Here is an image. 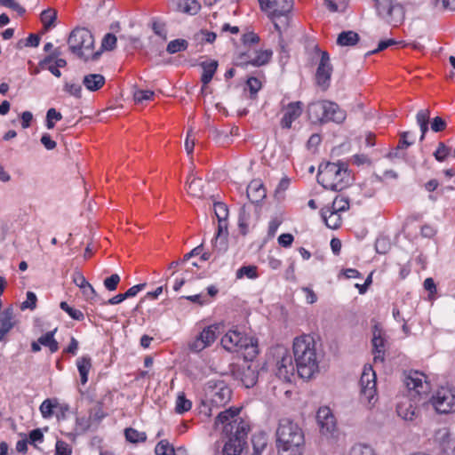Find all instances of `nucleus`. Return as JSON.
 Returning <instances> with one entry per match:
<instances>
[{"label": "nucleus", "mask_w": 455, "mask_h": 455, "mask_svg": "<svg viewBox=\"0 0 455 455\" xmlns=\"http://www.w3.org/2000/svg\"><path fill=\"white\" fill-rule=\"evenodd\" d=\"M429 118L430 110L428 108L419 111L416 116L417 124H419L421 132V136L419 138L420 141H422L425 139L426 133L428 131Z\"/></svg>", "instance_id": "obj_32"}, {"label": "nucleus", "mask_w": 455, "mask_h": 455, "mask_svg": "<svg viewBox=\"0 0 455 455\" xmlns=\"http://www.w3.org/2000/svg\"><path fill=\"white\" fill-rule=\"evenodd\" d=\"M378 14L394 27L401 24L405 16L403 6L396 0H373Z\"/></svg>", "instance_id": "obj_9"}, {"label": "nucleus", "mask_w": 455, "mask_h": 455, "mask_svg": "<svg viewBox=\"0 0 455 455\" xmlns=\"http://www.w3.org/2000/svg\"><path fill=\"white\" fill-rule=\"evenodd\" d=\"M40 141L47 150H52L57 146L56 142L52 140L50 134L48 133H44Z\"/></svg>", "instance_id": "obj_64"}, {"label": "nucleus", "mask_w": 455, "mask_h": 455, "mask_svg": "<svg viewBox=\"0 0 455 455\" xmlns=\"http://www.w3.org/2000/svg\"><path fill=\"white\" fill-rule=\"evenodd\" d=\"M315 52L320 54V61L315 73V82L317 85L326 90L329 87L332 74L330 55L327 52L321 51L317 47H315Z\"/></svg>", "instance_id": "obj_15"}, {"label": "nucleus", "mask_w": 455, "mask_h": 455, "mask_svg": "<svg viewBox=\"0 0 455 455\" xmlns=\"http://www.w3.org/2000/svg\"><path fill=\"white\" fill-rule=\"evenodd\" d=\"M36 301H37V299H36V294L32 291H28L27 292V299H26V301H24L21 304V308L22 309L29 308V309L33 310L36 307Z\"/></svg>", "instance_id": "obj_59"}, {"label": "nucleus", "mask_w": 455, "mask_h": 455, "mask_svg": "<svg viewBox=\"0 0 455 455\" xmlns=\"http://www.w3.org/2000/svg\"><path fill=\"white\" fill-rule=\"evenodd\" d=\"M267 365L275 372L277 378L285 382H291L295 371H297L291 352L282 345L271 347L267 355Z\"/></svg>", "instance_id": "obj_4"}, {"label": "nucleus", "mask_w": 455, "mask_h": 455, "mask_svg": "<svg viewBox=\"0 0 455 455\" xmlns=\"http://www.w3.org/2000/svg\"><path fill=\"white\" fill-rule=\"evenodd\" d=\"M307 115L313 123L334 122L341 124L346 119V112L332 101L319 100L307 106Z\"/></svg>", "instance_id": "obj_6"}, {"label": "nucleus", "mask_w": 455, "mask_h": 455, "mask_svg": "<svg viewBox=\"0 0 455 455\" xmlns=\"http://www.w3.org/2000/svg\"><path fill=\"white\" fill-rule=\"evenodd\" d=\"M255 209L251 204H243L240 209L238 217V227L240 229V233L243 235H247L249 231V227L253 220L252 212Z\"/></svg>", "instance_id": "obj_21"}, {"label": "nucleus", "mask_w": 455, "mask_h": 455, "mask_svg": "<svg viewBox=\"0 0 455 455\" xmlns=\"http://www.w3.org/2000/svg\"><path fill=\"white\" fill-rule=\"evenodd\" d=\"M293 359L297 373L301 379H309L318 371L315 343L309 335L298 337L293 341Z\"/></svg>", "instance_id": "obj_1"}, {"label": "nucleus", "mask_w": 455, "mask_h": 455, "mask_svg": "<svg viewBox=\"0 0 455 455\" xmlns=\"http://www.w3.org/2000/svg\"><path fill=\"white\" fill-rule=\"evenodd\" d=\"M58 405L56 400L45 399L40 405V412L44 419L51 418L53 415V409Z\"/></svg>", "instance_id": "obj_39"}, {"label": "nucleus", "mask_w": 455, "mask_h": 455, "mask_svg": "<svg viewBox=\"0 0 455 455\" xmlns=\"http://www.w3.org/2000/svg\"><path fill=\"white\" fill-rule=\"evenodd\" d=\"M257 269L256 266H243L236 271V277L242 278L243 276H247L250 279H255L258 277Z\"/></svg>", "instance_id": "obj_44"}, {"label": "nucleus", "mask_w": 455, "mask_h": 455, "mask_svg": "<svg viewBox=\"0 0 455 455\" xmlns=\"http://www.w3.org/2000/svg\"><path fill=\"white\" fill-rule=\"evenodd\" d=\"M450 148H448L443 142H439L438 148L434 153V156L438 162H443L450 154Z\"/></svg>", "instance_id": "obj_51"}, {"label": "nucleus", "mask_w": 455, "mask_h": 455, "mask_svg": "<svg viewBox=\"0 0 455 455\" xmlns=\"http://www.w3.org/2000/svg\"><path fill=\"white\" fill-rule=\"evenodd\" d=\"M206 392L212 407H223L232 397L231 388L223 380H209L206 384Z\"/></svg>", "instance_id": "obj_10"}, {"label": "nucleus", "mask_w": 455, "mask_h": 455, "mask_svg": "<svg viewBox=\"0 0 455 455\" xmlns=\"http://www.w3.org/2000/svg\"><path fill=\"white\" fill-rule=\"evenodd\" d=\"M92 427H94V426L89 417H81L76 419V431L84 433Z\"/></svg>", "instance_id": "obj_52"}, {"label": "nucleus", "mask_w": 455, "mask_h": 455, "mask_svg": "<svg viewBox=\"0 0 455 455\" xmlns=\"http://www.w3.org/2000/svg\"><path fill=\"white\" fill-rule=\"evenodd\" d=\"M105 417V413L102 411L100 405H96L90 410L89 418L92 422L94 427H97L102 419Z\"/></svg>", "instance_id": "obj_47"}, {"label": "nucleus", "mask_w": 455, "mask_h": 455, "mask_svg": "<svg viewBox=\"0 0 455 455\" xmlns=\"http://www.w3.org/2000/svg\"><path fill=\"white\" fill-rule=\"evenodd\" d=\"M216 326H208L203 330L199 337L204 341L206 346H210L216 339Z\"/></svg>", "instance_id": "obj_43"}, {"label": "nucleus", "mask_w": 455, "mask_h": 455, "mask_svg": "<svg viewBox=\"0 0 455 455\" xmlns=\"http://www.w3.org/2000/svg\"><path fill=\"white\" fill-rule=\"evenodd\" d=\"M221 345L228 352L242 353L247 361L253 360L259 354L258 339L237 330L228 331L221 338Z\"/></svg>", "instance_id": "obj_5"}, {"label": "nucleus", "mask_w": 455, "mask_h": 455, "mask_svg": "<svg viewBox=\"0 0 455 455\" xmlns=\"http://www.w3.org/2000/svg\"><path fill=\"white\" fill-rule=\"evenodd\" d=\"M348 0H324V4L330 12H343Z\"/></svg>", "instance_id": "obj_49"}, {"label": "nucleus", "mask_w": 455, "mask_h": 455, "mask_svg": "<svg viewBox=\"0 0 455 455\" xmlns=\"http://www.w3.org/2000/svg\"><path fill=\"white\" fill-rule=\"evenodd\" d=\"M76 366L80 375V381L84 385L88 381V373L92 368V359L88 355H84L77 359Z\"/></svg>", "instance_id": "obj_30"}, {"label": "nucleus", "mask_w": 455, "mask_h": 455, "mask_svg": "<svg viewBox=\"0 0 455 455\" xmlns=\"http://www.w3.org/2000/svg\"><path fill=\"white\" fill-rule=\"evenodd\" d=\"M361 400L371 406L377 401L376 374L371 365L364 366L360 379Z\"/></svg>", "instance_id": "obj_13"}, {"label": "nucleus", "mask_w": 455, "mask_h": 455, "mask_svg": "<svg viewBox=\"0 0 455 455\" xmlns=\"http://www.w3.org/2000/svg\"><path fill=\"white\" fill-rule=\"evenodd\" d=\"M120 282V276L117 274H113L104 280V286L109 291H116Z\"/></svg>", "instance_id": "obj_56"}, {"label": "nucleus", "mask_w": 455, "mask_h": 455, "mask_svg": "<svg viewBox=\"0 0 455 455\" xmlns=\"http://www.w3.org/2000/svg\"><path fill=\"white\" fill-rule=\"evenodd\" d=\"M372 347H373V354H374V362H380L383 363L384 361V355H385V344L386 340L382 337V333L380 330L376 329L373 331V338H372Z\"/></svg>", "instance_id": "obj_24"}, {"label": "nucleus", "mask_w": 455, "mask_h": 455, "mask_svg": "<svg viewBox=\"0 0 455 455\" xmlns=\"http://www.w3.org/2000/svg\"><path fill=\"white\" fill-rule=\"evenodd\" d=\"M350 455H374V451L368 445L356 444L351 449Z\"/></svg>", "instance_id": "obj_54"}, {"label": "nucleus", "mask_w": 455, "mask_h": 455, "mask_svg": "<svg viewBox=\"0 0 455 455\" xmlns=\"http://www.w3.org/2000/svg\"><path fill=\"white\" fill-rule=\"evenodd\" d=\"M272 56L271 50L265 51H248L247 52L242 53L236 62V65L247 66L252 65L254 67H260L267 64Z\"/></svg>", "instance_id": "obj_16"}, {"label": "nucleus", "mask_w": 455, "mask_h": 455, "mask_svg": "<svg viewBox=\"0 0 455 455\" xmlns=\"http://www.w3.org/2000/svg\"><path fill=\"white\" fill-rule=\"evenodd\" d=\"M70 446L64 441L59 440L56 443V455H71Z\"/></svg>", "instance_id": "obj_60"}, {"label": "nucleus", "mask_w": 455, "mask_h": 455, "mask_svg": "<svg viewBox=\"0 0 455 455\" xmlns=\"http://www.w3.org/2000/svg\"><path fill=\"white\" fill-rule=\"evenodd\" d=\"M188 43L185 39H175L171 41L166 47V51L170 54L184 52L188 49Z\"/></svg>", "instance_id": "obj_38"}, {"label": "nucleus", "mask_w": 455, "mask_h": 455, "mask_svg": "<svg viewBox=\"0 0 455 455\" xmlns=\"http://www.w3.org/2000/svg\"><path fill=\"white\" fill-rule=\"evenodd\" d=\"M60 307L74 320L83 321L84 319V315L81 310L70 307L66 301H61Z\"/></svg>", "instance_id": "obj_40"}, {"label": "nucleus", "mask_w": 455, "mask_h": 455, "mask_svg": "<svg viewBox=\"0 0 455 455\" xmlns=\"http://www.w3.org/2000/svg\"><path fill=\"white\" fill-rule=\"evenodd\" d=\"M321 215L329 228L336 229L340 227L342 219L339 212L325 207L321 210Z\"/></svg>", "instance_id": "obj_26"}, {"label": "nucleus", "mask_w": 455, "mask_h": 455, "mask_svg": "<svg viewBox=\"0 0 455 455\" xmlns=\"http://www.w3.org/2000/svg\"><path fill=\"white\" fill-rule=\"evenodd\" d=\"M227 235H228V224L226 221H219L218 232L212 240L213 249L218 252H222L227 250Z\"/></svg>", "instance_id": "obj_23"}, {"label": "nucleus", "mask_w": 455, "mask_h": 455, "mask_svg": "<svg viewBox=\"0 0 455 455\" xmlns=\"http://www.w3.org/2000/svg\"><path fill=\"white\" fill-rule=\"evenodd\" d=\"M260 10L267 13L273 20L276 31L281 34L289 25V13L293 7V0H258Z\"/></svg>", "instance_id": "obj_8"}, {"label": "nucleus", "mask_w": 455, "mask_h": 455, "mask_svg": "<svg viewBox=\"0 0 455 455\" xmlns=\"http://www.w3.org/2000/svg\"><path fill=\"white\" fill-rule=\"evenodd\" d=\"M69 50L79 58L88 60L92 55V60H97L100 52H92L94 37L91 31L85 28L73 29L68 39Z\"/></svg>", "instance_id": "obj_7"}, {"label": "nucleus", "mask_w": 455, "mask_h": 455, "mask_svg": "<svg viewBox=\"0 0 455 455\" xmlns=\"http://www.w3.org/2000/svg\"><path fill=\"white\" fill-rule=\"evenodd\" d=\"M82 83L88 91L97 92L105 84L106 79L101 74H88L84 76Z\"/></svg>", "instance_id": "obj_28"}, {"label": "nucleus", "mask_w": 455, "mask_h": 455, "mask_svg": "<svg viewBox=\"0 0 455 455\" xmlns=\"http://www.w3.org/2000/svg\"><path fill=\"white\" fill-rule=\"evenodd\" d=\"M330 208L339 212H345L349 208L348 199L344 196H337Z\"/></svg>", "instance_id": "obj_50"}, {"label": "nucleus", "mask_w": 455, "mask_h": 455, "mask_svg": "<svg viewBox=\"0 0 455 455\" xmlns=\"http://www.w3.org/2000/svg\"><path fill=\"white\" fill-rule=\"evenodd\" d=\"M57 331V328L53 331L46 332L44 335H42L38 338V343L41 345L49 347L51 353H55L59 349V344L54 339V334Z\"/></svg>", "instance_id": "obj_33"}, {"label": "nucleus", "mask_w": 455, "mask_h": 455, "mask_svg": "<svg viewBox=\"0 0 455 455\" xmlns=\"http://www.w3.org/2000/svg\"><path fill=\"white\" fill-rule=\"evenodd\" d=\"M13 309L8 307L4 310L0 317V341H5V337L14 326Z\"/></svg>", "instance_id": "obj_22"}, {"label": "nucleus", "mask_w": 455, "mask_h": 455, "mask_svg": "<svg viewBox=\"0 0 455 455\" xmlns=\"http://www.w3.org/2000/svg\"><path fill=\"white\" fill-rule=\"evenodd\" d=\"M188 192L194 196L203 197V180L201 179L194 178L188 184Z\"/></svg>", "instance_id": "obj_42"}, {"label": "nucleus", "mask_w": 455, "mask_h": 455, "mask_svg": "<svg viewBox=\"0 0 455 455\" xmlns=\"http://www.w3.org/2000/svg\"><path fill=\"white\" fill-rule=\"evenodd\" d=\"M276 443L281 455H302L305 443L303 432L298 424L283 419L276 430Z\"/></svg>", "instance_id": "obj_2"}, {"label": "nucleus", "mask_w": 455, "mask_h": 455, "mask_svg": "<svg viewBox=\"0 0 455 455\" xmlns=\"http://www.w3.org/2000/svg\"><path fill=\"white\" fill-rule=\"evenodd\" d=\"M116 36L113 34L108 33L104 36L101 46L103 49L107 51H111L116 47Z\"/></svg>", "instance_id": "obj_58"}, {"label": "nucleus", "mask_w": 455, "mask_h": 455, "mask_svg": "<svg viewBox=\"0 0 455 455\" xmlns=\"http://www.w3.org/2000/svg\"><path fill=\"white\" fill-rule=\"evenodd\" d=\"M250 431L249 424H243L237 427V430L230 434H225L228 440L223 447V455H241L247 446V435Z\"/></svg>", "instance_id": "obj_12"}, {"label": "nucleus", "mask_w": 455, "mask_h": 455, "mask_svg": "<svg viewBox=\"0 0 455 455\" xmlns=\"http://www.w3.org/2000/svg\"><path fill=\"white\" fill-rule=\"evenodd\" d=\"M246 84H247V86L249 87L250 92L252 95L256 94L261 88V83L256 77H250L247 80Z\"/></svg>", "instance_id": "obj_63"}, {"label": "nucleus", "mask_w": 455, "mask_h": 455, "mask_svg": "<svg viewBox=\"0 0 455 455\" xmlns=\"http://www.w3.org/2000/svg\"><path fill=\"white\" fill-rule=\"evenodd\" d=\"M423 382L427 383L423 373L415 371L406 377L405 384L410 390H414L418 395L426 392Z\"/></svg>", "instance_id": "obj_25"}, {"label": "nucleus", "mask_w": 455, "mask_h": 455, "mask_svg": "<svg viewBox=\"0 0 455 455\" xmlns=\"http://www.w3.org/2000/svg\"><path fill=\"white\" fill-rule=\"evenodd\" d=\"M316 420L323 435L332 436L337 431L336 419L329 407L319 408Z\"/></svg>", "instance_id": "obj_17"}, {"label": "nucleus", "mask_w": 455, "mask_h": 455, "mask_svg": "<svg viewBox=\"0 0 455 455\" xmlns=\"http://www.w3.org/2000/svg\"><path fill=\"white\" fill-rule=\"evenodd\" d=\"M302 102L295 101L291 102L285 108L284 115L281 119V126L283 129H290L293 121L300 116L302 114Z\"/></svg>", "instance_id": "obj_19"}, {"label": "nucleus", "mask_w": 455, "mask_h": 455, "mask_svg": "<svg viewBox=\"0 0 455 455\" xmlns=\"http://www.w3.org/2000/svg\"><path fill=\"white\" fill-rule=\"evenodd\" d=\"M396 412L403 419L406 421H413L418 418L419 411L411 398L404 397L398 403L396 406Z\"/></svg>", "instance_id": "obj_18"}, {"label": "nucleus", "mask_w": 455, "mask_h": 455, "mask_svg": "<svg viewBox=\"0 0 455 455\" xmlns=\"http://www.w3.org/2000/svg\"><path fill=\"white\" fill-rule=\"evenodd\" d=\"M240 411V408L230 407L220 411L215 419L214 427L218 428L219 425L221 424L223 426V433L230 434L237 430V427L242 426V423L249 424L239 416Z\"/></svg>", "instance_id": "obj_14"}, {"label": "nucleus", "mask_w": 455, "mask_h": 455, "mask_svg": "<svg viewBox=\"0 0 455 455\" xmlns=\"http://www.w3.org/2000/svg\"><path fill=\"white\" fill-rule=\"evenodd\" d=\"M188 347L191 351L198 353L204 349L207 346L204 341H203V339L197 336L195 340L189 343Z\"/></svg>", "instance_id": "obj_62"}, {"label": "nucleus", "mask_w": 455, "mask_h": 455, "mask_svg": "<svg viewBox=\"0 0 455 455\" xmlns=\"http://www.w3.org/2000/svg\"><path fill=\"white\" fill-rule=\"evenodd\" d=\"M429 403L440 414L455 411V390L450 387H441L431 396Z\"/></svg>", "instance_id": "obj_11"}, {"label": "nucleus", "mask_w": 455, "mask_h": 455, "mask_svg": "<svg viewBox=\"0 0 455 455\" xmlns=\"http://www.w3.org/2000/svg\"><path fill=\"white\" fill-rule=\"evenodd\" d=\"M446 122L442 117L436 116L431 123V129L435 132H439L443 131L446 128Z\"/></svg>", "instance_id": "obj_61"}, {"label": "nucleus", "mask_w": 455, "mask_h": 455, "mask_svg": "<svg viewBox=\"0 0 455 455\" xmlns=\"http://www.w3.org/2000/svg\"><path fill=\"white\" fill-rule=\"evenodd\" d=\"M251 443L253 448V453L261 454L266 449L267 444V435L263 432L254 434L251 437Z\"/></svg>", "instance_id": "obj_34"}, {"label": "nucleus", "mask_w": 455, "mask_h": 455, "mask_svg": "<svg viewBox=\"0 0 455 455\" xmlns=\"http://www.w3.org/2000/svg\"><path fill=\"white\" fill-rule=\"evenodd\" d=\"M259 373L256 368L248 365L240 371L241 381L245 387H253L258 381Z\"/></svg>", "instance_id": "obj_29"}, {"label": "nucleus", "mask_w": 455, "mask_h": 455, "mask_svg": "<svg viewBox=\"0 0 455 455\" xmlns=\"http://www.w3.org/2000/svg\"><path fill=\"white\" fill-rule=\"evenodd\" d=\"M201 5L196 0H180L179 9L190 15H196L200 11Z\"/></svg>", "instance_id": "obj_35"}, {"label": "nucleus", "mask_w": 455, "mask_h": 455, "mask_svg": "<svg viewBox=\"0 0 455 455\" xmlns=\"http://www.w3.org/2000/svg\"><path fill=\"white\" fill-rule=\"evenodd\" d=\"M125 438L128 442L132 443H143L147 439V435L145 432H139L138 430L128 427L124 431Z\"/></svg>", "instance_id": "obj_37"}, {"label": "nucleus", "mask_w": 455, "mask_h": 455, "mask_svg": "<svg viewBox=\"0 0 455 455\" xmlns=\"http://www.w3.org/2000/svg\"><path fill=\"white\" fill-rule=\"evenodd\" d=\"M73 281L76 283V285L78 286L79 288L88 289L91 291L92 295H97V292L94 290V288L87 282L85 277L80 272L75 273Z\"/></svg>", "instance_id": "obj_45"}, {"label": "nucleus", "mask_w": 455, "mask_h": 455, "mask_svg": "<svg viewBox=\"0 0 455 455\" xmlns=\"http://www.w3.org/2000/svg\"><path fill=\"white\" fill-rule=\"evenodd\" d=\"M316 178L320 185L332 191L343 190L351 181L347 164L343 162L321 164Z\"/></svg>", "instance_id": "obj_3"}, {"label": "nucleus", "mask_w": 455, "mask_h": 455, "mask_svg": "<svg viewBox=\"0 0 455 455\" xmlns=\"http://www.w3.org/2000/svg\"><path fill=\"white\" fill-rule=\"evenodd\" d=\"M156 455H175L174 447L167 440H161L155 448Z\"/></svg>", "instance_id": "obj_41"}, {"label": "nucleus", "mask_w": 455, "mask_h": 455, "mask_svg": "<svg viewBox=\"0 0 455 455\" xmlns=\"http://www.w3.org/2000/svg\"><path fill=\"white\" fill-rule=\"evenodd\" d=\"M203 74L201 76V82L203 83L202 87V93L204 92V87L212 81L214 74L217 71L218 68V61L217 60H209V61H203L200 64Z\"/></svg>", "instance_id": "obj_27"}, {"label": "nucleus", "mask_w": 455, "mask_h": 455, "mask_svg": "<svg viewBox=\"0 0 455 455\" xmlns=\"http://www.w3.org/2000/svg\"><path fill=\"white\" fill-rule=\"evenodd\" d=\"M64 91L77 99L82 97V87L80 84L74 83H65Z\"/></svg>", "instance_id": "obj_53"}, {"label": "nucleus", "mask_w": 455, "mask_h": 455, "mask_svg": "<svg viewBox=\"0 0 455 455\" xmlns=\"http://www.w3.org/2000/svg\"><path fill=\"white\" fill-rule=\"evenodd\" d=\"M434 4L441 11H455V0H435Z\"/></svg>", "instance_id": "obj_57"}, {"label": "nucleus", "mask_w": 455, "mask_h": 455, "mask_svg": "<svg viewBox=\"0 0 455 455\" xmlns=\"http://www.w3.org/2000/svg\"><path fill=\"white\" fill-rule=\"evenodd\" d=\"M191 406L192 403L188 400L183 394L178 395L175 406L176 412L182 414L188 411L191 409Z\"/></svg>", "instance_id": "obj_46"}, {"label": "nucleus", "mask_w": 455, "mask_h": 455, "mask_svg": "<svg viewBox=\"0 0 455 455\" xmlns=\"http://www.w3.org/2000/svg\"><path fill=\"white\" fill-rule=\"evenodd\" d=\"M359 35L352 30L342 31L337 38V44L340 46H354L359 42Z\"/></svg>", "instance_id": "obj_31"}, {"label": "nucleus", "mask_w": 455, "mask_h": 455, "mask_svg": "<svg viewBox=\"0 0 455 455\" xmlns=\"http://www.w3.org/2000/svg\"><path fill=\"white\" fill-rule=\"evenodd\" d=\"M154 94V92L150 90H137L133 93V98L136 102H142L151 100Z\"/></svg>", "instance_id": "obj_55"}, {"label": "nucleus", "mask_w": 455, "mask_h": 455, "mask_svg": "<svg viewBox=\"0 0 455 455\" xmlns=\"http://www.w3.org/2000/svg\"><path fill=\"white\" fill-rule=\"evenodd\" d=\"M40 19L44 24V28L48 30L54 26L55 20L57 19V12L52 8L46 9L42 12Z\"/></svg>", "instance_id": "obj_36"}, {"label": "nucleus", "mask_w": 455, "mask_h": 455, "mask_svg": "<svg viewBox=\"0 0 455 455\" xmlns=\"http://www.w3.org/2000/svg\"><path fill=\"white\" fill-rule=\"evenodd\" d=\"M214 213L219 221H227L228 216V206L221 202L214 203L213 204Z\"/></svg>", "instance_id": "obj_48"}, {"label": "nucleus", "mask_w": 455, "mask_h": 455, "mask_svg": "<svg viewBox=\"0 0 455 455\" xmlns=\"http://www.w3.org/2000/svg\"><path fill=\"white\" fill-rule=\"evenodd\" d=\"M246 194L251 204L260 203L267 196L264 185L259 180H253L250 182Z\"/></svg>", "instance_id": "obj_20"}]
</instances>
